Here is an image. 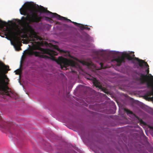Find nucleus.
<instances>
[{"label": "nucleus", "instance_id": "nucleus-25", "mask_svg": "<svg viewBox=\"0 0 153 153\" xmlns=\"http://www.w3.org/2000/svg\"><path fill=\"white\" fill-rule=\"evenodd\" d=\"M105 60L106 61H107V60L106 59H105Z\"/></svg>", "mask_w": 153, "mask_h": 153}, {"label": "nucleus", "instance_id": "nucleus-24", "mask_svg": "<svg viewBox=\"0 0 153 153\" xmlns=\"http://www.w3.org/2000/svg\"><path fill=\"white\" fill-rule=\"evenodd\" d=\"M97 54H98V52L97 51L96 52Z\"/></svg>", "mask_w": 153, "mask_h": 153}, {"label": "nucleus", "instance_id": "nucleus-6", "mask_svg": "<svg viewBox=\"0 0 153 153\" xmlns=\"http://www.w3.org/2000/svg\"><path fill=\"white\" fill-rule=\"evenodd\" d=\"M140 80L141 81L142 83H146L147 86L148 88H150L152 89V90L149 91L147 93L149 96L153 95V82L150 81L148 79L149 76L147 75H145L143 73L139 74ZM150 78L151 79L153 80V76L151 75Z\"/></svg>", "mask_w": 153, "mask_h": 153}, {"label": "nucleus", "instance_id": "nucleus-3", "mask_svg": "<svg viewBox=\"0 0 153 153\" xmlns=\"http://www.w3.org/2000/svg\"><path fill=\"white\" fill-rule=\"evenodd\" d=\"M35 49L40 51L41 53L40 54H47L50 55L51 59L53 60L56 61L58 64L60 65L61 68L62 69H66L67 67L69 66H71L73 68H76L78 66L77 64L74 61L69 60L65 58L62 57H59L58 59H56L53 56L57 55L58 53L54 51L44 49L40 47L39 46H37L36 47Z\"/></svg>", "mask_w": 153, "mask_h": 153}, {"label": "nucleus", "instance_id": "nucleus-11", "mask_svg": "<svg viewBox=\"0 0 153 153\" xmlns=\"http://www.w3.org/2000/svg\"><path fill=\"white\" fill-rule=\"evenodd\" d=\"M144 62H143L142 63V66L141 67H143V65H144L146 66V67L147 68V69L146 70V72H147V74L146 75H147V74H149V65H148V64L146 62H145L144 61Z\"/></svg>", "mask_w": 153, "mask_h": 153}, {"label": "nucleus", "instance_id": "nucleus-2", "mask_svg": "<svg viewBox=\"0 0 153 153\" xmlns=\"http://www.w3.org/2000/svg\"><path fill=\"white\" fill-rule=\"evenodd\" d=\"M10 70L8 65L1 61V97L6 96L14 98L16 96L15 93L8 86L10 80L6 74Z\"/></svg>", "mask_w": 153, "mask_h": 153}, {"label": "nucleus", "instance_id": "nucleus-16", "mask_svg": "<svg viewBox=\"0 0 153 153\" xmlns=\"http://www.w3.org/2000/svg\"><path fill=\"white\" fill-rule=\"evenodd\" d=\"M82 64L84 65H88L89 64L88 63H87L85 62H82Z\"/></svg>", "mask_w": 153, "mask_h": 153}, {"label": "nucleus", "instance_id": "nucleus-13", "mask_svg": "<svg viewBox=\"0 0 153 153\" xmlns=\"http://www.w3.org/2000/svg\"><path fill=\"white\" fill-rule=\"evenodd\" d=\"M1 30L2 29L3 25H5L7 24V23L5 22H3L2 20L1 19Z\"/></svg>", "mask_w": 153, "mask_h": 153}, {"label": "nucleus", "instance_id": "nucleus-8", "mask_svg": "<svg viewBox=\"0 0 153 153\" xmlns=\"http://www.w3.org/2000/svg\"><path fill=\"white\" fill-rule=\"evenodd\" d=\"M1 128H4L6 131L9 130L10 127H11L14 125L12 122L7 123L3 121L1 117Z\"/></svg>", "mask_w": 153, "mask_h": 153}, {"label": "nucleus", "instance_id": "nucleus-4", "mask_svg": "<svg viewBox=\"0 0 153 153\" xmlns=\"http://www.w3.org/2000/svg\"><path fill=\"white\" fill-rule=\"evenodd\" d=\"M22 33V30L18 26L15 27L10 26L6 27L4 31V35L6 38L9 40H11L12 39H13L15 45L20 49V46L22 44L21 39L19 36Z\"/></svg>", "mask_w": 153, "mask_h": 153}, {"label": "nucleus", "instance_id": "nucleus-19", "mask_svg": "<svg viewBox=\"0 0 153 153\" xmlns=\"http://www.w3.org/2000/svg\"><path fill=\"white\" fill-rule=\"evenodd\" d=\"M150 128L153 130V126H151L150 127Z\"/></svg>", "mask_w": 153, "mask_h": 153}, {"label": "nucleus", "instance_id": "nucleus-10", "mask_svg": "<svg viewBox=\"0 0 153 153\" xmlns=\"http://www.w3.org/2000/svg\"><path fill=\"white\" fill-rule=\"evenodd\" d=\"M76 26L79 27L80 28V29L82 30L84 29H86L89 30H90V28L88 27L84 26L83 25L77 23L76 22L73 23Z\"/></svg>", "mask_w": 153, "mask_h": 153}, {"label": "nucleus", "instance_id": "nucleus-18", "mask_svg": "<svg viewBox=\"0 0 153 153\" xmlns=\"http://www.w3.org/2000/svg\"><path fill=\"white\" fill-rule=\"evenodd\" d=\"M57 50H59L61 52H64V51H62V50H60V49H59L58 48Z\"/></svg>", "mask_w": 153, "mask_h": 153}, {"label": "nucleus", "instance_id": "nucleus-1", "mask_svg": "<svg viewBox=\"0 0 153 153\" xmlns=\"http://www.w3.org/2000/svg\"><path fill=\"white\" fill-rule=\"evenodd\" d=\"M37 8L38 10H35L28 6H25L21 7L19 10L20 13L22 15H27L26 17L23 16L22 19H23V21L25 24L24 25V28L25 31L30 33L29 37L31 39V41L36 42V40L41 39V38L38 36L35 32L32 27L27 23V21H28L29 23L33 22L38 23L41 21L42 18L41 16H39L36 12H39L41 13H48L51 14V16L53 18H56L57 19L63 21H66L68 22H71L74 24V22H72L69 19L65 17L60 16L56 13H53L47 10V8L39 6L37 5L35 7Z\"/></svg>", "mask_w": 153, "mask_h": 153}, {"label": "nucleus", "instance_id": "nucleus-21", "mask_svg": "<svg viewBox=\"0 0 153 153\" xmlns=\"http://www.w3.org/2000/svg\"><path fill=\"white\" fill-rule=\"evenodd\" d=\"M46 19H50L49 18H48V17H46Z\"/></svg>", "mask_w": 153, "mask_h": 153}, {"label": "nucleus", "instance_id": "nucleus-26", "mask_svg": "<svg viewBox=\"0 0 153 153\" xmlns=\"http://www.w3.org/2000/svg\"><path fill=\"white\" fill-rule=\"evenodd\" d=\"M0 36H1V37H2L1 35H0Z\"/></svg>", "mask_w": 153, "mask_h": 153}, {"label": "nucleus", "instance_id": "nucleus-23", "mask_svg": "<svg viewBox=\"0 0 153 153\" xmlns=\"http://www.w3.org/2000/svg\"><path fill=\"white\" fill-rule=\"evenodd\" d=\"M104 92L105 93H106V92L105 91H104Z\"/></svg>", "mask_w": 153, "mask_h": 153}, {"label": "nucleus", "instance_id": "nucleus-15", "mask_svg": "<svg viewBox=\"0 0 153 153\" xmlns=\"http://www.w3.org/2000/svg\"><path fill=\"white\" fill-rule=\"evenodd\" d=\"M100 65L101 66V67L102 68L104 69L106 68V67L105 66H103V63L102 62H101L100 63Z\"/></svg>", "mask_w": 153, "mask_h": 153}, {"label": "nucleus", "instance_id": "nucleus-7", "mask_svg": "<svg viewBox=\"0 0 153 153\" xmlns=\"http://www.w3.org/2000/svg\"><path fill=\"white\" fill-rule=\"evenodd\" d=\"M27 54L31 56L34 55L36 57H39L40 58H42L45 59H49V56L44 55H42L38 52L34 51L33 50L29 51L27 52Z\"/></svg>", "mask_w": 153, "mask_h": 153}, {"label": "nucleus", "instance_id": "nucleus-22", "mask_svg": "<svg viewBox=\"0 0 153 153\" xmlns=\"http://www.w3.org/2000/svg\"><path fill=\"white\" fill-rule=\"evenodd\" d=\"M62 153H68V152H65V153H64V152H62Z\"/></svg>", "mask_w": 153, "mask_h": 153}, {"label": "nucleus", "instance_id": "nucleus-12", "mask_svg": "<svg viewBox=\"0 0 153 153\" xmlns=\"http://www.w3.org/2000/svg\"><path fill=\"white\" fill-rule=\"evenodd\" d=\"M124 111L126 112L128 115L133 114V113L131 111L125 108Z\"/></svg>", "mask_w": 153, "mask_h": 153}, {"label": "nucleus", "instance_id": "nucleus-9", "mask_svg": "<svg viewBox=\"0 0 153 153\" xmlns=\"http://www.w3.org/2000/svg\"><path fill=\"white\" fill-rule=\"evenodd\" d=\"M93 81V84L94 86L102 90H103V89L104 88L102 87L101 83L98 80L94 78V79Z\"/></svg>", "mask_w": 153, "mask_h": 153}, {"label": "nucleus", "instance_id": "nucleus-14", "mask_svg": "<svg viewBox=\"0 0 153 153\" xmlns=\"http://www.w3.org/2000/svg\"><path fill=\"white\" fill-rule=\"evenodd\" d=\"M16 74L17 75H19L21 73L22 71L20 69H18L15 71Z\"/></svg>", "mask_w": 153, "mask_h": 153}, {"label": "nucleus", "instance_id": "nucleus-17", "mask_svg": "<svg viewBox=\"0 0 153 153\" xmlns=\"http://www.w3.org/2000/svg\"><path fill=\"white\" fill-rule=\"evenodd\" d=\"M140 123L143 124H144V122L141 120H140Z\"/></svg>", "mask_w": 153, "mask_h": 153}, {"label": "nucleus", "instance_id": "nucleus-20", "mask_svg": "<svg viewBox=\"0 0 153 153\" xmlns=\"http://www.w3.org/2000/svg\"><path fill=\"white\" fill-rule=\"evenodd\" d=\"M72 71L73 72H74V73H76V71H74H74H73V70H72Z\"/></svg>", "mask_w": 153, "mask_h": 153}, {"label": "nucleus", "instance_id": "nucleus-5", "mask_svg": "<svg viewBox=\"0 0 153 153\" xmlns=\"http://www.w3.org/2000/svg\"><path fill=\"white\" fill-rule=\"evenodd\" d=\"M126 58L129 60H133V61H136L138 62L139 66L140 67L142 66V63L144 62V61L138 58L135 56L134 52H131L130 53H126L124 55H122L120 57H118L115 59V61L117 62V65L120 66L122 63L125 62V59Z\"/></svg>", "mask_w": 153, "mask_h": 153}]
</instances>
